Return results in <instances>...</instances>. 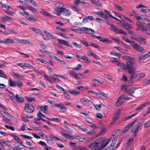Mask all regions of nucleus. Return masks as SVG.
Instances as JSON below:
<instances>
[{"label":"nucleus","mask_w":150,"mask_h":150,"mask_svg":"<svg viewBox=\"0 0 150 150\" xmlns=\"http://www.w3.org/2000/svg\"><path fill=\"white\" fill-rule=\"evenodd\" d=\"M104 139L99 138L88 145V148L92 150H101L104 148L108 144L109 141H107L105 144H103Z\"/></svg>","instance_id":"nucleus-1"},{"label":"nucleus","mask_w":150,"mask_h":150,"mask_svg":"<svg viewBox=\"0 0 150 150\" xmlns=\"http://www.w3.org/2000/svg\"><path fill=\"white\" fill-rule=\"evenodd\" d=\"M122 67L125 71L127 70L128 72L131 75L133 74L136 72V68L133 65H131L128 64L125 65L124 64H122Z\"/></svg>","instance_id":"nucleus-2"},{"label":"nucleus","mask_w":150,"mask_h":150,"mask_svg":"<svg viewBox=\"0 0 150 150\" xmlns=\"http://www.w3.org/2000/svg\"><path fill=\"white\" fill-rule=\"evenodd\" d=\"M100 138L103 139H104V140L103 141V144L104 145L107 142V141L109 140L108 143L111 140H112V142L110 146L111 147H112V149H113V147H114L115 145L116 144V143L117 141V139L116 137V136L115 135L113 134L112 135L111 137H110V138L107 139L105 142V138H102L101 137Z\"/></svg>","instance_id":"nucleus-3"},{"label":"nucleus","mask_w":150,"mask_h":150,"mask_svg":"<svg viewBox=\"0 0 150 150\" xmlns=\"http://www.w3.org/2000/svg\"><path fill=\"white\" fill-rule=\"evenodd\" d=\"M144 121V120L143 118H141L138 120V123L137 125L134 126V127L131 130V132H133V135L134 137H136V136L139 127L143 123Z\"/></svg>","instance_id":"nucleus-4"},{"label":"nucleus","mask_w":150,"mask_h":150,"mask_svg":"<svg viewBox=\"0 0 150 150\" xmlns=\"http://www.w3.org/2000/svg\"><path fill=\"white\" fill-rule=\"evenodd\" d=\"M120 114V110H117L113 115V117L111 122V124H113L118 120L119 116Z\"/></svg>","instance_id":"nucleus-5"},{"label":"nucleus","mask_w":150,"mask_h":150,"mask_svg":"<svg viewBox=\"0 0 150 150\" xmlns=\"http://www.w3.org/2000/svg\"><path fill=\"white\" fill-rule=\"evenodd\" d=\"M136 121V120H135V121L133 122H132L130 123L128 125L126 126L124 129L123 132H122V131L119 130H118L116 132L117 133H119L120 134H121L123 133L126 132L129 129L134 125V122Z\"/></svg>","instance_id":"nucleus-6"},{"label":"nucleus","mask_w":150,"mask_h":150,"mask_svg":"<svg viewBox=\"0 0 150 150\" xmlns=\"http://www.w3.org/2000/svg\"><path fill=\"white\" fill-rule=\"evenodd\" d=\"M15 40L20 43L27 44L30 45H33V43L29 42L28 40L25 39H20L17 38H15Z\"/></svg>","instance_id":"nucleus-7"},{"label":"nucleus","mask_w":150,"mask_h":150,"mask_svg":"<svg viewBox=\"0 0 150 150\" xmlns=\"http://www.w3.org/2000/svg\"><path fill=\"white\" fill-rule=\"evenodd\" d=\"M92 13L93 14H96L99 16L100 17L105 19L107 20L108 18V16L107 15L102 12L101 11L98 12L93 11Z\"/></svg>","instance_id":"nucleus-8"},{"label":"nucleus","mask_w":150,"mask_h":150,"mask_svg":"<svg viewBox=\"0 0 150 150\" xmlns=\"http://www.w3.org/2000/svg\"><path fill=\"white\" fill-rule=\"evenodd\" d=\"M25 111L28 113H31L34 110V108L30 105L28 104H26L25 106Z\"/></svg>","instance_id":"nucleus-9"},{"label":"nucleus","mask_w":150,"mask_h":150,"mask_svg":"<svg viewBox=\"0 0 150 150\" xmlns=\"http://www.w3.org/2000/svg\"><path fill=\"white\" fill-rule=\"evenodd\" d=\"M58 42L60 44L66 45L68 47H72V46L70 43L62 39H57Z\"/></svg>","instance_id":"nucleus-10"},{"label":"nucleus","mask_w":150,"mask_h":150,"mask_svg":"<svg viewBox=\"0 0 150 150\" xmlns=\"http://www.w3.org/2000/svg\"><path fill=\"white\" fill-rule=\"evenodd\" d=\"M125 99V97H123L122 96H120L116 102V105L117 107L120 106L124 102Z\"/></svg>","instance_id":"nucleus-11"},{"label":"nucleus","mask_w":150,"mask_h":150,"mask_svg":"<svg viewBox=\"0 0 150 150\" xmlns=\"http://www.w3.org/2000/svg\"><path fill=\"white\" fill-rule=\"evenodd\" d=\"M132 46L134 49L139 52H142L143 50V48L142 47L136 43L133 44Z\"/></svg>","instance_id":"nucleus-12"},{"label":"nucleus","mask_w":150,"mask_h":150,"mask_svg":"<svg viewBox=\"0 0 150 150\" xmlns=\"http://www.w3.org/2000/svg\"><path fill=\"white\" fill-rule=\"evenodd\" d=\"M25 17L27 20H30L32 21L35 22H36V21H38L37 19L34 18L33 16L29 15L28 13L27 12H25Z\"/></svg>","instance_id":"nucleus-13"},{"label":"nucleus","mask_w":150,"mask_h":150,"mask_svg":"<svg viewBox=\"0 0 150 150\" xmlns=\"http://www.w3.org/2000/svg\"><path fill=\"white\" fill-rule=\"evenodd\" d=\"M137 89V88L135 87L129 88L126 91V93L129 95L131 96H133V94L134 93L135 91Z\"/></svg>","instance_id":"nucleus-14"},{"label":"nucleus","mask_w":150,"mask_h":150,"mask_svg":"<svg viewBox=\"0 0 150 150\" xmlns=\"http://www.w3.org/2000/svg\"><path fill=\"white\" fill-rule=\"evenodd\" d=\"M100 129L101 130L100 132L95 135V136H96V137H98L104 134L107 130L106 127L104 126H101L100 127Z\"/></svg>","instance_id":"nucleus-15"},{"label":"nucleus","mask_w":150,"mask_h":150,"mask_svg":"<svg viewBox=\"0 0 150 150\" xmlns=\"http://www.w3.org/2000/svg\"><path fill=\"white\" fill-rule=\"evenodd\" d=\"M83 29L85 32L87 33L94 34L95 33V31L93 30L90 28L83 27Z\"/></svg>","instance_id":"nucleus-16"},{"label":"nucleus","mask_w":150,"mask_h":150,"mask_svg":"<svg viewBox=\"0 0 150 150\" xmlns=\"http://www.w3.org/2000/svg\"><path fill=\"white\" fill-rule=\"evenodd\" d=\"M134 79H136L137 80L140 79L139 73H137L135 72V73L131 75L129 78L130 79L132 80Z\"/></svg>","instance_id":"nucleus-17"},{"label":"nucleus","mask_w":150,"mask_h":150,"mask_svg":"<svg viewBox=\"0 0 150 150\" xmlns=\"http://www.w3.org/2000/svg\"><path fill=\"white\" fill-rule=\"evenodd\" d=\"M45 137L46 138L49 144H52L54 143L55 141L54 139L50 136H46Z\"/></svg>","instance_id":"nucleus-18"},{"label":"nucleus","mask_w":150,"mask_h":150,"mask_svg":"<svg viewBox=\"0 0 150 150\" xmlns=\"http://www.w3.org/2000/svg\"><path fill=\"white\" fill-rule=\"evenodd\" d=\"M136 25L138 28L137 30H141L143 32H147V29L146 28H144V26L139 23H137Z\"/></svg>","instance_id":"nucleus-19"},{"label":"nucleus","mask_w":150,"mask_h":150,"mask_svg":"<svg viewBox=\"0 0 150 150\" xmlns=\"http://www.w3.org/2000/svg\"><path fill=\"white\" fill-rule=\"evenodd\" d=\"M80 100L83 103L85 104H88L91 105L92 103V102L91 101L85 98H81Z\"/></svg>","instance_id":"nucleus-20"},{"label":"nucleus","mask_w":150,"mask_h":150,"mask_svg":"<svg viewBox=\"0 0 150 150\" xmlns=\"http://www.w3.org/2000/svg\"><path fill=\"white\" fill-rule=\"evenodd\" d=\"M69 72L71 75L75 78L76 79H80V77L79 76L77 73L71 70L69 71Z\"/></svg>","instance_id":"nucleus-21"},{"label":"nucleus","mask_w":150,"mask_h":150,"mask_svg":"<svg viewBox=\"0 0 150 150\" xmlns=\"http://www.w3.org/2000/svg\"><path fill=\"white\" fill-rule=\"evenodd\" d=\"M62 13H63L64 15L67 16L70 15L71 12L69 9H67L66 8H62Z\"/></svg>","instance_id":"nucleus-22"},{"label":"nucleus","mask_w":150,"mask_h":150,"mask_svg":"<svg viewBox=\"0 0 150 150\" xmlns=\"http://www.w3.org/2000/svg\"><path fill=\"white\" fill-rule=\"evenodd\" d=\"M12 75L13 77H15L18 79H23V76L21 74H17L14 72H12Z\"/></svg>","instance_id":"nucleus-23"},{"label":"nucleus","mask_w":150,"mask_h":150,"mask_svg":"<svg viewBox=\"0 0 150 150\" xmlns=\"http://www.w3.org/2000/svg\"><path fill=\"white\" fill-rule=\"evenodd\" d=\"M97 137H96V136L95 137H91L90 138L84 137V138H85V139L84 141H85V143L87 144L89 142H91Z\"/></svg>","instance_id":"nucleus-24"},{"label":"nucleus","mask_w":150,"mask_h":150,"mask_svg":"<svg viewBox=\"0 0 150 150\" xmlns=\"http://www.w3.org/2000/svg\"><path fill=\"white\" fill-rule=\"evenodd\" d=\"M61 134L66 138H67L70 140H72L74 139V137L67 134L63 132H61Z\"/></svg>","instance_id":"nucleus-25"},{"label":"nucleus","mask_w":150,"mask_h":150,"mask_svg":"<svg viewBox=\"0 0 150 150\" xmlns=\"http://www.w3.org/2000/svg\"><path fill=\"white\" fill-rule=\"evenodd\" d=\"M37 118H35V119L38 121L40 120V119H41V117H45V115L43 114L40 111H39L38 112V113L37 114Z\"/></svg>","instance_id":"nucleus-26"},{"label":"nucleus","mask_w":150,"mask_h":150,"mask_svg":"<svg viewBox=\"0 0 150 150\" xmlns=\"http://www.w3.org/2000/svg\"><path fill=\"white\" fill-rule=\"evenodd\" d=\"M145 40V39L143 38L142 37L140 36H139L138 37H137L136 40L139 42L146 44Z\"/></svg>","instance_id":"nucleus-27"},{"label":"nucleus","mask_w":150,"mask_h":150,"mask_svg":"<svg viewBox=\"0 0 150 150\" xmlns=\"http://www.w3.org/2000/svg\"><path fill=\"white\" fill-rule=\"evenodd\" d=\"M87 55L88 56H92L95 59H98L97 55L95 53H93L90 51H88Z\"/></svg>","instance_id":"nucleus-28"},{"label":"nucleus","mask_w":150,"mask_h":150,"mask_svg":"<svg viewBox=\"0 0 150 150\" xmlns=\"http://www.w3.org/2000/svg\"><path fill=\"white\" fill-rule=\"evenodd\" d=\"M0 144L4 146H10L11 145V143L10 142L8 141H4L2 140H0Z\"/></svg>","instance_id":"nucleus-29"},{"label":"nucleus","mask_w":150,"mask_h":150,"mask_svg":"<svg viewBox=\"0 0 150 150\" xmlns=\"http://www.w3.org/2000/svg\"><path fill=\"white\" fill-rule=\"evenodd\" d=\"M8 95L10 97V98L13 102L15 103L17 102V101L16 98H15V96H13V94L12 92H10Z\"/></svg>","instance_id":"nucleus-30"},{"label":"nucleus","mask_w":150,"mask_h":150,"mask_svg":"<svg viewBox=\"0 0 150 150\" xmlns=\"http://www.w3.org/2000/svg\"><path fill=\"white\" fill-rule=\"evenodd\" d=\"M62 7L56 9L54 11V13L57 15H60L62 12Z\"/></svg>","instance_id":"nucleus-31"},{"label":"nucleus","mask_w":150,"mask_h":150,"mask_svg":"<svg viewBox=\"0 0 150 150\" xmlns=\"http://www.w3.org/2000/svg\"><path fill=\"white\" fill-rule=\"evenodd\" d=\"M16 100H18L19 102L22 103L24 100L23 98L21 96L16 94Z\"/></svg>","instance_id":"nucleus-32"},{"label":"nucleus","mask_w":150,"mask_h":150,"mask_svg":"<svg viewBox=\"0 0 150 150\" xmlns=\"http://www.w3.org/2000/svg\"><path fill=\"white\" fill-rule=\"evenodd\" d=\"M134 63L135 60H134V59L133 58L131 57L127 61V65L128 64H129L130 65H134Z\"/></svg>","instance_id":"nucleus-33"},{"label":"nucleus","mask_w":150,"mask_h":150,"mask_svg":"<svg viewBox=\"0 0 150 150\" xmlns=\"http://www.w3.org/2000/svg\"><path fill=\"white\" fill-rule=\"evenodd\" d=\"M0 112L1 115L4 117H11L10 115L4 110H1Z\"/></svg>","instance_id":"nucleus-34"},{"label":"nucleus","mask_w":150,"mask_h":150,"mask_svg":"<svg viewBox=\"0 0 150 150\" xmlns=\"http://www.w3.org/2000/svg\"><path fill=\"white\" fill-rule=\"evenodd\" d=\"M40 13H41L43 15L45 16L50 18H51V15L50 13L45 10H41Z\"/></svg>","instance_id":"nucleus-35"},{"label":"nucleus","mask_w":150,"mask_h":150,"mask_svg":"<svg viewBox=\"0 0 150 150\" xmlns=\"http://www.w3.org/2000/svg\"><path fill=\"white\" fill-rule=\"evenodd\" d=\"M47 105L41 106L40 109L44 113H46L47 112Z\"/></svg>","instance_id":"nucleus-36"},{"label":"nucleus","mask_w":150,"mask_h":150,"mask_svg":"<svg viewBox=\"0 0 150 150\" xmlns=\"http://www.w3.org/2000/svg\"><path fill=\"white\" fill-rule=\"evenodd\" d=\"M115 32L117 33H120L123 34L125 35H127V34L121 29L117 28Z\"/></svg>","instance_id":"nucleus-37"},{"label":"nucleus","mask_w":150,"mask_h":150,"mask_svg":"<svg viewBox=\"0 0 150 150\" xmlns=\"http://www.w3.org/2000/svg\"><path fill=\"white\" fill-rule=\"evenodd\" d=\"M16 81L10 79L8 80V84L11 87H15L16 86Z\"/></svg>","instance_id":"nucleus-38"},{"label":"nucleus","mask_w":150,"mask_h":150,"mask_svg":"<svg viewBox=\"0 0 150 150\" xmlns=\"http://www.w3.org/2000/svg\"><path fill=\"white\" fill-rule=\"evenodd\" d=\"M144 16H141L137 15V16H135V19L138 20L139 22H141L142 21H143Z\"/></svg>","instance_id":"nucleus-39"},{"label":"nucleus","mask_w":150,"mask_h":150,"mask_svg":"<svg viewBox=\"0 0 150 150\" xmlns=\"http://www.w3.org/2000/svg\"><path fill=\"white\" fill-rule=\"evenodd\" d=\"M81 130L83 131V132L86 133L87 134H91V135H93L94 134V133H93V132H91L89 131L87 129H86V128H84L82 127Z\"/></svg>","instance_id":"nucleus-40"},{"label":"nucleus","mask_w":150,"mask_h":150,"mask_svg":"<svg viewBox=\"0 0 150 150\" xmlns=\"http://www.w3.org/2000/svg\"><path fill=\"white\" fill-rule=\"evenodd\" d=\"M85 139V138L81 137L79 136H76L74 137V139H77L80 142L84 141Z\"/></svg>","instance_id":"nucleus-41"},{"label":"nucleus","mask_w":150,"mask_h":150,"mask_svg":"<svg viewBox=\"0 0 150 150\" xmlns=\"http://www.w3.org/2000/svg\"><path fill=\"white\" fill-rule=\"evenodd\" d=\"M17 149L19 150H25L26 146L23 144L20 145L18 146Z\"/></svg>","instance_id":"nucleus-42"},{"label":"nucleus","mask_w":150,"mask_h":150,"mask_svg":"<svg viewBox=\"0 0 150 150\" xmlns=\"http://www.w3.org/2000/svg\"><path fill=\"white\" fill-rule=\"evenodd\" d=\"M42 76H43L45 78V79L47 81L51 83H53L52 81L50 79H49L48 76L45 73L44 74H43Z\"/></svg>","instance_id":"nucleus-43"},{"label":"nucleus","mask_w":150,"mask_h":150,"mask_svg":"<svg viewBox=\"0 0 150 150\" xmlns=\"http://www.w3.org/2000/svg\"><path fill=\"white\" fill-rule=\"evenodd\" d=\"M27 8L31 11L33 13H35L37 12V10L35 9L34 8L30 6L29 7H28Z\"/></svg>","instance_id":"nucleus-44"},{"label":"nucleus","mask_w":150,"mask_h":150,"mask_svg":"<svg viewBox=\"0 0 150 150\" xmlns=\"http://www.w3.org/2000/svg\"><path fill=\"white\" fill-rule=\"evenodd\" d=\"M137 113H134V114H132L130 116H129L127 117H126L122 120V121H125L128 119H130L131 118H132V117L135 116H136V115H137Z\"/></svg>","instance_id":"nucleus-45"},{"label":"nucleus","mask_w":150,"mask_h":150,"mask_svg":"<svg viewBox=\"0 0 150 150\" xmlns=\"http://www.w3.org/2000/svg\"><path fill=\"white\" fill-rule=\"evenodd\" d=\"M57 61L59 62L61 64L65 65L66 67H67L69 69L71 68V67H69L67 66V65L66 64V63L63 60H62L59 59H58V61Z\"/></svg>","instance_id":"nucleus-46"},{"label":"nucleus","mask_w":150,"mask_h":150,"mask_svg":"<svg viewBox=\"0 0 150 150\" xmlns=\"http://www.w3.org/2000/svg\"><path fill=\"white\" fill-rule=\"evenodd\" d=\"M110 54L118 57H120L121 55V54L120 53L116 52L114 51H110Z\"/></svg>","instance_id":"nucleus-47"},{"label":"nucleus","mask_w":150,"mask_h":150,"mask_svg":"<svg viewBox=\"0 0 150 150\" xmlns=\"http://www.w3.org/2000/svg\"><path fill=\"white\" fill-rule=\"evenodd\" d=\"M55 106L59 108H66V107L64 106H63V105L62 103H60L59 104H57V103H56V104H55Z\"/></svg>","instance_id":"nucleus-48"},{"label":"nucleus","mask_w":150,"mask_h":150,"mask_svg":"<svg viewBox=\"0 0 150 150\" xmlns=\"http://www.w3.org/2000/svg\"><path fill=\"white\" fill-rule=\"evenodd\" d=\"M128 87V85H123L121 87V90L122 91L126 92L127 89Z\"/></svg>","instance_id":"nucleus-49"},{"label":"nucleus","mask_w":150,"mask_h":150,"mask_svg":"<svg viewBox=\"0 0 150 150\" xmlns=\"http://www.w3.org/2000/svg\"><path fill=\"white\" fill-rule=\"evenodd\" d=\"M36 60L41 62L42 63L47 64V62L45 60L40 58H37Z\"/></svg>","instance_id":"nucleus-50"},{"label":"nucleus","mask_w":150,"mask_h":150,"mask_svg":"<svg viewBox=\"0 0 150 150\" xmlns=\"http://www.w3.org/2000/svg\"><path fill=\"white\" fill-rule=\"evenodd\" d=\"M0 77L5 79H7V76L4 74V72L1 70H0Z\"/></svg>","instance_id":"nucleus-51"},{"label":"nucleus","mask_w":150,"mask_h":150,"mask_svg":"<svg viewBox=\"0 0 150 150\" xmlns=\"http://www.w3.org/2000/svg\"><path fill=\"white\" fill-rule=\"evenodd\" d=\"M63 95L66 99L69 100L71 99V97L68 93H64Z\"/></svg>","instance_id":"nucleus-52"},{"label":"nucleus","mask_w":150,"mask_h":150,"mask_svg":"<svg viewBox=\"0 0 150 150\" xmlns=\"http://www.w3.org/2000/svg\"><path fill=\"white\" fill-rule=\"evenodd\" d=\"M16 86H17L18 87H21L22 86V83L20 81H16Z\"/></svg>","instance_id":"nucleus-53"},{"label":"nucleus","mask_w":150,"mask_h":150,"mask_svg":"<svg viewBox=\"0 0 150 150\" xmlns=\"http://www.w3.org/2000/svg\"><path fill=\"white\" fill-rule=\"evenodd\" d=\"M103 42H106L107 43H112V41L106 38H104Z\"/></svg>","instance_id":"nucleus-54"},{"label":"nucleus","mask_w":150,"mask_h":150,"mask_svg":"<svg viewBox=\"0 0 150 150\" xmlns=\"http://www.w3.org/2000/svg\"><path fill=\"white\" fill-rule=\"evenodd\" d=\"M69 92L71 93L72 94L75 95H79L80 93L79 92L76 91L75 90H72L71 91H69Z\"/></svg>","instance_id":"nucleus-55"},{"label":"nucleus","mask_w":150,"mask_h":150,"mask_svg":"<svg viewBox=\"0 0 150 150\" xmlns=\"http://www.w3.org/2000/svg\"><path fill=\"white\" fill-rule=\"evenodd\" d=\"M82 60H84L86 64H89L91 62L88 59L87 57L84 56V58Z\"/></svg>","instance_id":"nucleus-56"},{"label":"nucleus","mask_w":150,"mask_h":150,"mask_svg":"<svg viewBox=\"0 0 150 150\" xmlns=\"http://www.w3.org/2000/svg\"><path fill=\"white\" fill-rule=\"evenodd\" d=\"M133 138H131L128 141V142L126 143V147H127L129 144H131L133 141Z\"/></svg>","instance_id":"nucleus-57"},{"label":"nucleus","mask_w":150,"mask_h":150,"mask_svg":"<svg viewBox=\"0 0 150 150\" xmlns=\"http://www.w3.org/2000/svg\"><path fill=\"white\" fill-rule=\"evenodd\" d=\"M110 25H111V27L112 28L111 30L115 32L116 30H117V28L113 24H111Z\"/></svg>","instance_id":"nucleus-58"},{"label":"nucleus","mask_w":150,"mask_h":150,"mask_svg":"<svg viewBox=\"0 0 150 150\" xmlns=\"http://www.w3.org/2000/svg\"><path fill=\"white\" fill-rule=\"evenodd\" d=\"M4 126L8 129H10L13 131L15 130V128L11 126H8L6 125H5Z\"/></svg>","instance_id":"nucleus-59"},{"label":"nucleus","mask_w":150,"mask_h":150,"mask_svg":"<svg viewBox=\"0 0 150 150\" xmlns=\"http://www.w3.org/2000/svg\"><path fill=\"white\" fill-rule=\"evenodd\" d=\"M144 59L148 58L150 56V52H148L147 53L144 55H142Z\"/></svg>","instance_id":"nucleus-60"},{"label":"nucleus","mask_w":150,"mask_h":150,"mask_svg":"<svg viewBox=\"0 0 150 150\" xmlns=\"http://www.w3.org/2000/svg\"><path fill=\"white\" fill-rule=\"evenodd\" d=\"M6 40L8 42L12 44L14 43L15 42V40L11 39L9 38H7Z\"/></svg>","instance_id":"nucleus-61"},{"label":"nucleus","mask_w":150,"mask_h":150,"mask_svg":"<svg viewBox=\"0 0 150 150\" xmlns=\"http://www.w3.org/2000/svg\"><path fill=\"white\" fill-rule=\"evenodd\" d=\"M50 78L53 81L55 82H58L59 81V79L57 78H55L54 77L52 76H50Z\"/></svg>","instance_id":"nucleus-62"},{"label":"nucleus","mask_w":150,"mask_h":150,"mask_svg":"<svg viewBox=\"0 0 150 150\" xmlns=\"http://www.w3.org/2000/svg\"><path fill=\"white\" fill-rule=\"evenodd\" d=\"M121 38L123 40L127 42H128L129 41V39L128 38L124 36H121Z\"/></svg>","instance_id":"nucleus-63"},{"label":"nucleus","mask_w":150,"mask_h":150,"mask_svg":"<svg viewBox=\"0 0 150 150\" xmlns=\"http://www.w3.org/2000/svg\"><path fill=\"white\" fill-rule=\"evenodd\" d=\"M144 127L145 128L150 127V120L145 123Z\"/></svg>","instance_id":"nucleus-64"}]
</instances>
